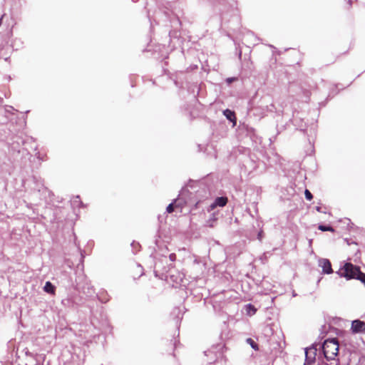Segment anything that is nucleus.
Listing matches in <instances>:
<instances>
[{"label":"nucleus","instance_id":"nucleus-15","mask_svg":"<svg viewBox=\"0 0 365 365\" xmlns=\"http://www.w3.org/2000/svg\"><path fill=\"white\" fill-rule=\"evenodd\" d=\"M217 219L216 214L215 212L212 213V217L206 221V226L209 227H214Z\"/></svg>","mask_w":365,"mask_h":365},{"label":"nucleus","instance_id":"nucleus-26","mask_svg":"<svg viewBox=\"0 0 365 365\" xmlns=\"http://www.w3.org/2000/svg\"><path fill=\"white\" fill-rule=\"evenodd\" d=\"M174 83L177 87L180 88L182 86V83L180 82L178 79H174Z\"/></svg>","mask_w":365,"mask_h":365},{"label":"nucleus","instance_id":"nucleus-14","mask_svg":"<svg viewBox=\"0 0 365 365\" xmlns=\"http://www.w3.org/2000/svg\"><path fill=\"white\" fill-rule=\"evenodd\" d=\"M304 351H305V354H307L309 356H312V353L314 354H315V356H316L317 351V344H312L310 347L306 348L304 349Z\"/></svg>","mask_w":365,"mask_h":365},{"label":"nucleus","instance_id":"nucleus-6","mask_svg":"<svg viewBox=\"0 0 365 365\" xmlns=\"http://www.w3.org/2000/svg\"><path fill=\"white\" fill-rule=\"evenodd\" d=\"M223 115L225 116V118L230 122L232 123V126H235L237 123V118L235 115V111L230 110V109H225L223 110Z\"/></svg>","mask_w":365,"mask_h":365},{"label":"nucleus","instance_id":"nucleus-8","mask_svg":"<svg viewBox=\"0 0 365 365\" xmlns=\"http://www.w3.org/2000/svg\"><path fill=\"white\" fill-rule=\"evenodd\" d=\"M173 316H175L174 320L177 327H179L180 322L182 319L183 314L182 313L181 309L179 307L175 308L171 314Z\"/></svg>","mask_w":365,"mask_h":365},{"label":"nucleus","instance_id":"nucleus-4","mask_svg":"<svg viewBox=\"0 0 365 365\" xmlns=\"http://www.w3.org/2000/svg\"><path fill=\"white\" fill-rule=\"evenodd\" d=\"M227 203V198L226 197H217L213 202H212L207 208L208 212L215 210L217 207H224Z\"/></svg>","mask_w":365,"mask_h":365},{"label":"nucleus","instance_id":"nucleus-23","mask_svg":"<svg viewBox=\"0 0 365 365\" xmlns=\"http://www.w3.org/2000/svg\"><path fill=\"white\" fill-rule=\"evenodd\" d=\"M168 262H170L173 263V262H175L176 259L175 254H174V253L170 254L169 255V257H168Z\"/></svg>","mask_w":365,"mask_h":365},{"label":"nucleus","instance_id":"nucleus-10","mask_svg":"<svg viewBox=\"0 0 365 365\" xmlns=\"http://www.w3.org/2000/svg\"><path fill=\"white\" fill-rule=\"evenodd\" d=\"M97 297H98V299L101 303H106L110 300V297H109L108 292L104 289L100 291L97 294Z\"/></svg>","mask_w":365,"mask_h":365},{"label":"nucleus","instance_id":"nucleus-18","mask_svg":"<svg viewBox=\"0 0 365 365\" xmlns=\"http://www.w3.org/2000/svg\"><path fill=\"white\" fill-rule=\"evenodd\" d=\"M319 230L323 232L329 231L334 232V228L330 225H320L318 227Z\"/></svg>","mask_w":365,"mask_h":365},{"label":"nucleus","instance_id":"nucleus-1","mask_svg":"<svg viewBox=\"0 0 365 365\" xmlns=\"http://www.w3.org/2000/svg\"><path fill=\"white\" fill-rule=\"evenodd\" d=\"M339 341L336 338L326 339L321 346L324 356L327 360H334L339 354Z\"/></svg>","mask_w":365,"mask_h":365},{"label":"nucleus","instance_id":"nucleus-11","mask_svg":"<svg viewBox=\"0 0 365 365\" xmlns=\"http://www.w3.org/2000/svg\"><path fill=\"white\" fill-rule=\"evenodd\" d=\"M61 303L66 307H74L76 304L71 296H68V297L62 299Z\"/></svg>","mask_w":365,"mask_h":365},{"label":"nucleus","instance_id":"nucleus-30","mask_svg":"<svg viewBox=\"0 0 365 365\" xmlns=\"http://www.w3.org/2000/svg\"><path fill=\"white\" fill-rule=\"evenodd\" d=\"M202 203V202L200 201H198L196 204H195V207L197 208V207H200V205Z\"/></svg>","mask_w":365,"mask_h":365},{"label":"nucleus","instance_id":"nucleus-7","mask_svg":"<svg viewBox=\"0 0 365 365\" xmlns=\"http://www.w3.org/2000/svg\"><path fill=\"white\" fill-rule=\"evenodd\" d=\"M188 191L185 189H182L179 194V197L174 200V202L175 204L176 207H182L186 203V200L182 197L185 192H187Z\"/></svg>","mask_w":365,"mask_h":365},{"label":"nucleus","instance_id":"nucleus-24","mask_svg":"<svg viewBox=\"0 0 365 365\" xmlns=\"http://www.w3.org/2000/svg\"><path fill=\"white\" fill-rule=\"evenodd\" d=\"M36 158H37L39 160H42V161H43V160H46V159H45V156H46V155H42V154H41V153H40V152H37V153H36Z\"/></svg>","mask_w":365,"mask_h":365},{"label":"nucleus","instance_id":"nucleus-29","mask_svg":"<svg viewBox=\"0 0 365 365\" xmlns=\"http://www.w3.org/2000/svg\"><path fill=\"white\" fill-rule=\"evenodd\" d=\"M257 238H258L259 240H262V231H261V232H259L258 233Z\"/></svg>","mask_w":365,"mask_h":365},{"label":"nucleus","instance_id":"nucleus-2","mask_svg":"<svg viewBox=\"0 0 365 365\" xmlns=\"http://www.w3.org/2000/svg\"><path fill=\"white\" fill-rule=\"evenodd\" d=\"M168 257L164 255L161 256L155 260L154 265V272L156 277H158L160 273L162 274V267H165V264H168Z\"/></svg>","mask_w":365,"mask_h":365},{"label":"nucleus","instance_id":"nucleus-22","mask_svg":"<svg viewBox=\"0 0 365 365\" xmlns=\"http://www.w3.org/2000/svg\"><path fill=\"white\" fill-rule=\"evenodd\" d=\"M304 195H305V198L307 200H312L313 198V195L312 194V192L306 189L305 191H304Z\"/></svg>","mask_w":365,"mask_h":365},{"label":"nucleus","instance_id":"nucleus-25","mask_svg":"<svg viewBox=\"0 0 365 365\" xmlns=\"http://www.w3.org/2000/svg\"><path fill=\"white\" fill-rule=\"evenodd\" d=\"M236 80H237V78H235V77H230V78H227L225 81L227 84L230 85V83L235 81Z\"/></svg>","mask_w":365,"mask_h":365},{"label":"nucleus","instance_id":"nucleus-33","mask_svg":"<svg viewBox=\"0 0 365 365\" xmlns=\"http://www.w3.org/2000/svg\"><path fill=\"white\" fill-rule=\"evenodd\" d=\"M208 365H213V362H212V361L209 362Z\"/></svg>","mask_w":365,"mask_h":365},{"label":"nucleus","instance_id":"nucleus-19","mask_svg":"<svg viewBox=\"0 0 365 365\" xmlns=\"http://www.w3.org/2000/svg\"><path fill=\"white\" fill-rule=\"evenodd\" d=\"M173 267L172 262H168V264H165V266L162 267V275L165 273H168L170 272V269Z\"/></svg>","mask_w":365,"mask_h":365},{"label":"nucleus","instance_id":"nucleus-9","mask_svg":"<svg viewBox=\"0 0 365 365\" xmlns=\"http://www.w3.org/2000/svg\"><path fill=\"white\" fill-rule=\"evenodd\" d=\"M43 289L45 292L52 295H54L56 293V287L49 281L45 283Z\"/></svg>","mask_w":365,"mask_h":365},{"label":"nucleus","instance_id":"nucleus-17","mask_svg":"<svg viewBox=\"0 0 365 365\" xmlns=\"http://www.w3.org/2000/svg\"><path fill=\"white\" fill-rule=\"evenodd\" d=\"M246 342L247 344H248L249 345H250V346L255 351L258 350L259 349V346L257 344V343L254 340L252 339V338H247L246 339Z\"/></svg>","mask_w":365,"mask_h":365},{"label":"nucleus","instance_id":"nucleus-34","mask_svg":"<svg viewBox=\"0 0 365 365\" xmlns=\"http://www.w3.org/2000/svg\"><path fill=\"white\" fill-rule=\"evenodd\" d=\"M101 365H103V364H101Z\"/></svg>","mask_w":365,"mask_h":365},{"label":"nucleus","instance_id":"nucleus-13","mask_svg":"<svg viewBox=\"0 0 365 365\" xmlns=\"http://www.w3.org/2000/svg\"><path fill=\"white\" fill-rule=\"evenodd\" d=\"M24 144V140L21 138H18L16 142L12 143L11 145V149L14 151H17L20 153V146Z\"/></svg>","mask_w":365,"mask_h":365},{"label":"nucleus","instance_id":"nucleus-21","mask_svg":"<svg viewBox=\"0 0 365 365\" xmlns=\"http://www.w3.org/2000/svg\"><path fill=\"white\" fill-rule=\"evenodd\" d=\"M131 247L133 248V252H137L139 250L140 248V244L136 242H133L131 243Z\"/></svg>","mask_w":365,"mask_h":365},{"label":"nucleus","instance_id":"nucleus-3","mask_svg":"<svg viewBox=\"0 0 365 365\" xmlns=\"http://www.w3.org/2000/svg\"><path fill=\"white\" fill-rule=\"evenodd\" d=\"M351 331L353 334H365V322L360 319H355L351 322Z\"/></svg>","mask_w":365,"mask_h":365},{"label":"nucleus","instance_id":"nucleus-27","mask_svg":"<svg viewBox=\"0 0 365 365\" xmlns=\"http://www.w3.org/2000/svg\"><path fill=\"white\" fill-rule=\"evenodd\" d=\"M76 203H79L82 205V202L79 200V196H76L75 199L73 200V204L75 205Z\"/></svg>","mask_w":365,"mask_h":365},{"label":"nucleus","instance_id":"nucleus-5","mask_svg":"<svg viewBox=\"0 0 365 365\" xmlns=\"http://www.w3.org/2000/svg\"><path fill=\"white\" fill-rule=\"evenodd\" d=\"M319 266L322 268V273L329 274L333 272L331 264L329 259L322 258L319 259Z\"/></svg>","mask_w":365,"mask_h":365},{"label":"nucleus","instance_id":"nucleus-16","mask_svg":"<svg viewBox=\"0 0 365 365\" xmlns=\"http://www.w3.org/2000/svg\"><path fill=\"white\" fill-rule=\"evenodd\" d=\"M315 354L312 353V356H309L307 354H305V361L304 365H312L315 362Z\"/></svg>","mask_w":365,"mask_h":365},{"label":"nucleus","instance_id":"nucleus-28","mask_svg":"<svg viewBox=\"0 0 365 365\" xmlns=\"http://www.w3.org/2000/svg\"><path fill=\"white\" fill-rule=\"evenodd\" d=\"M316 210H317V212H324V213H325V212L322 210V207H320V206H317V207H316Z\"/></svg>","mask_w":365,"mask_h":365},{"label":"nucleus","instance_id":"nucleus-20","mask_svg":"<svg viewBox=\"0 0 365 365\" xmlns=\"http://www.w3.org/2000/svg\"><path fill=\"white\" fill-rule=\"evenodd\" d=\"M175 207H176V206H175V202H174V201H173V202H172L171 203H170V204L167 206V207H166V211H167L168 213H172V212L174 211V210H175Z\"/></svg>","mask_w":365,"mask_h":365},{"label":"nucleus","instance_id":"nucleus-31","mask_svg":"<svg viewBox=\"0 0 365 365\" xmlns=\"http://www.w3.org/2000/svg\"><path fill=\"white\" fill-rule=\"evenodd\" d=\"M292 296H293V297H296V296H297V294H296L294 292H293V293H292Z\"/></svg>","mask_w":365,"mask_h":365},{"label":"nucleus","instance_id":"nucleus-32","mask_svg":"<svg viewBox=\"0 0 365 365\" xmlns=\"http://www.w3.org/2000/svg\"><path fill=\"white\" fill-rule=\"evenodd\" d=\"M207 351H205V355H207ZM208 353H210V354H211V351H208Z\"/></svg>","mask_w":365,"mask_h":365},{"label":"nucleus","instance_id":"nucleus-12","mask_svg":"<svg viewBox=\"0 0 365 365\" xmlns=\"http://www.w3.org/2000/svg\"><path fill=\"white\" fill-rule=\"evenodd\" d=\"M245 310L247 315L252 316L257 312V309L252 304H247L245 306Z\"/></svg>","mask_w":365,"mask_h":365}]
</instances>
